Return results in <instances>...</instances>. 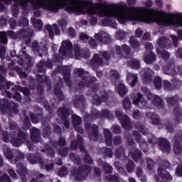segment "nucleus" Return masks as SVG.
I'll return each instance as SVG.
<instances>
[{"label":"nucleus","mask_w":182,"mask_h":182,"mask_svg":"<svg viewBox=\"0 0 182 182\" xmlns=\"http://www.w3.org/2000/svg\"><path fill=\"white\" fill-rule=\"evenodd\" d=\"M82 6V9L80 13L82 14L83 11V6H86L87 13L90 16L92 15H97V16H106L105 18L102 20L103 26H117L116 22L112 21V18H116L121 25H124L127 21L133 22V21H141L145 23H153L156 22L161 26H168V21L166 20V17L163 16L166 15V12L163 10H154V14L151 16H149L144 14L147 11L146 7H128L127 4L123 3L107 4L106 2H99L93 5V2L90 0H79Z\"/></svg>","instance_id":"f257e3e1"},{"label":"nucleus","mask_w":182,"mask_h":182,"mask_svg":"<svg viewBox=\"0 0 182 182\" xmlns=\"http://www.w3.org/2000/svg\"><path fill=\"white\" fill-rule=\"evenodd\" d=\"M34 4L36 7H38V3L33 2L35 0H30ZM41 4H44L48 7V11L50 12H58L61 6L65 8L68 14H80L82 11V5L80 0H39Z\"/></svg>","instance_id":"f03ea898"},{"label":"nucleus","mask_w":182,"mask_h":182,"mask_svg":"<svg viewBox=\"0 0 182 182\" xmlns=\"http://www.w3.org/2000/svg\"><path fill=\"white\" fill-rule=\"evenodd\" d=\"M16 58L15 60L18 65L25 68V69H28V68H32L33 66V63L32 62V58L31 55L26 53L25 50L22 51V55H16V51L11 50L10 53L11 58Z\"/></svg>","instance_id":"7ed1b4c3"},{"label":"nucleus","mask_w":182,"mask_h":182,"mask_svg":"<svg viewBox=\"0 0 182 182\" xmlns=\"http://www.w3.org/2000/svg\"><path fill=\"white\" fill-rule=\"evenodd\" d=\"M90 170H92L90 166L86 164L81 165L78 168L73 167L71 174L77 181H85V180H86V177L89 176Z\"/></svg>","instance_id":"20e7f679"},{"label":"nucleus","mask_w":182,"mask_h":182,"mask_svg":"<svg viewBox=\"0 0 182 182\" xmlns=\"http://www.w3.org/2000/svg\"><path fill=\"white\" fill-rule=\"evenodd\" d=\"M166 102L170 106H176L173 109V113L176 117H181L182 109L178 105V102H180V97H178V95H174L173 97L166 98Z\"/></svg>","instance_id":"39448f33"},{"label":"nucleus","mask_w":182,"mask_h":182,"mask_svg":"<svg viewBox=\"0 0 182 182\" xmlns=\"http://www.w3.org/2000/svg\"><path fill=\"white\" fill-rule=\"evenodd\" d=\"M6 73V68L4 65H0V90H3L6 88L7 90L11 89L10 86L12 85V82L8 81V80L4 77Z\"/></svg>","instance_id":"423d86ee"},{"label":"nucleus","mask_w":182,"mask_h":182,"mask_svg":"<svg viewBox=\"0 0 182 182\" xmlns=\"http://www.w3.org/2000/svg\"><path fill=\"white\" fill-rule=\"evenodd\" d=\"M34 3L31 1V0H18V4L21 8H23L24 9H26L27 6H28L29 3L32 5L33 9L36 11V9H47L48 11V6L46 4L41 3L40 0H34ZM35 4H38V6H35Z\"/></svg>","instance_id":"0eeeda50"},{"label":"nucleus","mask_w":182,"mask_h":182,"mask_svg":"<svg viewBox=\"0 0 182 182\" xmlns=\"http://www.w3.org/2000/svg\"><path fill=\"white\" fill-rule=\"evenodd\" d=\"M73 50V45L69 40H65L62 42L61 46L59 49V53L63 56H68L70 55Z\"/></svg>","instance_id":"6e6552de"},{"label":"nucleus","mask_w":182,"mask_h":182,"mask_svg":"<svg viewBox=\"0 0 182 182\" xmlns=\"http://www.w3.org/2000/svg\"><path fill=\"white\" fill-rule=\"evenodd\" d=\"M85 127L86 132H90L88 133V136L90 139H92L93 137H95V139H97V137H99V127L97 125H92V123L87 122L85 123Z\"/></svg>","instance_id":"1a4fd4ad"},{"label":"nucleus","mask_w":182,"mask_h":182,"mask_svg":"<svg viewBox=\"0 0 182 182\" xmlns=\"http://www.w3.org/2000/svg\"><path fill=\"white\" fill-rule=\"evenodd\" d=\"M158 144L162 153H170L171 144L166 138H159L158 139Z\"/></svg>","instance_id":"9d476101"},{"label":"nucleus","mask_w":182,"mask_h":182,"mask_svg":"<svg viewBox=\"0 0 182 182\" xmlns=\"http://www.w3.org/2000/svg\"><path fill=\"white\" fill-rule=\"evenodd\" d=\"M90 64L94 70H97L100 66H103V58H101L99 54H94Z\"/></svg>","instance_id":"9b49d317"},{"label":"nucleus","mask_w":182,"mask_h":182,"mask_svg":"<svg viewBox=\"0 0 182 182\" xmlns=\"http://www.w3.org/2000/svg\"><path fill=\"white\" fill-rule=\"evenodd\" d=\"M171 82L170 81L165 80H164V88L165 90H174L175 89H177L178 86H180L181 82L177 78H173L171 80Z\"/></svg>","instance_id":"f8f14e48"},{"label":"nucleus","mask_w":182,"mask_h":182,"mask_svg":"<svg viewBox=\"0 0 182 182\" xmlns=\"http://www.w3.org/2000/svg\"><path fill=\"white\" fill-rule=\"evenodd\" d=\"M26 158L30 164H36V163H39V164H43V159L39 154H28L26 155Z\"/></svg>","instance_id":"ddd939ff"},{"label":"nucleus","mask_w":182,"mask_h":182,"mask_svg":"<svg viewBox=\"0 0 182 182\" xmlns=\"http://www.w3.org/2000/svg\"><path fill=\"white\" fill-rule=\"evenodd\" d=\"M158 46L161 49H170L173 46L171 41L166 36H162L158 39Z\"/></svg>","instance_id":"4468645a"},{"label":"nucleus","mask_w":182,"mask_h":182,"mask_svg":"<svg viewBox=\"0 0 182 182\" xmlns=\"http://www.w3.org/2000/svg\"><path fill=\"white\" fill-rule=\"evenodd\" d=\"M73 104H74L77 109L85 107V106H86V98L85 97V95H75Z\"/></svg>","instance_id":"2eb2a0df"},{"label":"nucleus","mask_w":182,"mask_h":182,"mask_svg":"<svg viewBox=\"0 0 182 182\" xmlns=\"http://www.w3.org/2000/svg\"><path fill=\"white\" fill-rule=\"evenodd\" d=\"M157 171L159 177H161L162 180H166L162 182H169L173 181V176H171L168 171H166V169H164L162 167H159Z\"/></svg>","instance_id":"dca6fc26"},{"label":"nucleus","mask_w":182,"mask_h":182,"mask_svg":"<svg viewBox=\"0 0 182 182\" xmlns=\"http://www.w3.org/2000/svg\"><path fill=\"white\" fill-rule=\"evenodd\" d=\"M16 173L20 176L22 182H26V174H28V169L22 164H17Z\"/></svg>","instance_id":"f3484780"},{"label":"nucleus","mask_w":182,"mask_h":182,"mask_svg":"<svg viewBox=\"0 0 182 182\" xmlns=\"http://www.w3.org/2000/svg\"><path fill=\"white\" fill-rule=\"evenodd\" d=\"M129 153L131 154L132 159L136 163L140 161V160H141V157L143 156V153H141V151H139V149L136 147L131 148Z\"/></svg>","instance_id":"a211bd4d"},{"label":"nucleus","mask_w":182,"mask_h":182,"mask_svg":"<svg viewBox=\"0 0 182 182\" xmlns=\"http://www.w3.org/2000/svg\"><path fill=\"white\" fill-rule=\"evenodd\" d=\"M57 113L61 120H65V119H68L69 116H70V109L66 107H61L58 108Z\"/></svg>","instance_id":"6ab92c4d"},{"label":"nucleus","mask_w":182,"mask_h":182,"mask_svg":"<svg viewBox=\"0 0 182 182\" xmlns=\"http://www.w3.org/2000/svg\"><path fill=\"white\" fill-rule=\"evenodd\" d=\"M6 33L7 36H9V38H10V39H21L22 37H23L24 33H26L25 28H21L17 33H15L12 30L8 31Z\"/></svg>","instance_id":"aec40b11"},{"label":"nucleus","mask_w":182,"mask_h":182,"mask_svg":"<svg viewBox=\"0 0 182 182\" xmlns=\"http://www.w3.org/2000/svg\"><path fill=\"white\" fill-rule=\"evenodd\" d=\"M31 139L33 143H39L41 141V132L38 128H33L31 131Z\"/></svg>","instance_id":"412c9836"},{"label":"nucleus","mask_w":182,"mask_h":182,"mask_svg":"<svg viewBox=\"0 0 182 182\" xmlns=\"http://www.w3.org/2000/svg\"><path fill=\"white\" fill-rule=\"evenodd\" d=\"M25 33L23 36L21 38V39H24V43L26 45H31V42L32 41V36H33V31H31L30 29L27 28L25 29Z\"/></svg>","instance_id":"4be33fe9"},{"label":"nucleus","mask_w":182,"mask_h":182,"mask_svg":"<svg viewBox=\"0 0 182 182\" xmlns=\"http://www.w3.org/2000/svg\"><path fill=\"white\" fill-rule=\"evenodd\" d=\"M54 94L59 102H63V100H65V95H63V92H62V89H60V86H59V85H55L54 86Z\"/></svg>","instance_id":"5701e85b"},{"label":"nucleus","mask_w":182,"mask_h":182,"mask_svg":"<svg viewBox=\"0 0 182 182\" xmlns=\"http://www.w3.org/2000/svg\"><path fill=\"white\" fill-rule=\"evenodd\" d=\"M104 136L105 138L106 146H112L113 141V135L109 129H104Z\"/></svg>","instance_id":"b1692460"},{"label":"nucleus","mask_w":182,"mask_h":182,"mask_svg":"<svg viewBox=\"0 0 182 182\" xmlns=\"http://www.w3.org/2000/svg\"><path fill=\"white\" fill-rule=\"evenodd\" d=\"M63 79L65 82L66 85H68V86H70L71 82H70V70L68 67H64L63 68Z\"/></svg>","instance_id":"393cba45"},{"label":"nucleus","mask_w":182,"mask_h":182,"mask_svg":"<svg viewBox=\"0 0 182 182\" xmlns=\"http://www.w3.org/2000/svg\"><path fill=\"white\" fill-rule=\"evenodd\" d=\"M157 56L153 52H149L147 55H145L144 60L146 65H151L154 62H156Z\"/></svg>","instance_id":"a878e982"},{"label":"nucleus","mask_w":182,"mask_h":182,"mask_svg":"<svg viewBox=\"0 0 182 182\" xmlns=\"http://www.w3.org/2000/svg\"><path fill=\"white\" fill-rule=\"evenodd\" d=\"M121 125L124 129L130 130L132 129V124H130V118L127 114H124V117L120 121Z\"/></svg>","instance_id":"bb28decb"},{"label":"nucleus","mask_w":182,"mask_h":182,"mask_svg":"<svg viewBox=\"0 0 182 182\" xmlns=\"http://www.w3.org/2000/svg\"><path fill=\"white\" fill-rule=\"evenodd\" d=\"M117 93L121 96V97H123L124 96H126L127 95V87H126V85L123 83H119L117 87H116Z\"/></svg>","instance_id":"cd10ccee"},{"label":"nucleus","mask_w":182,"mask_h":182,"mask_svg":"<svg viewBox=\"0 0 182 182\" xmlns=\"http://www.w3.org/2000/svg\"><path fill=\"white\" fill-rule=\"evenodd\" d=\"M82 80L85 82L86 87H92V85L97 82V78H96V77H89L87 75Z\"/></svg>","instance_id":"c85d7f7f"},{"label":"nucleus","mask_w":182,"mask_h":182,"mask_svg":"<svg viewBox=\"0 0 182 182\" xmlns=\"http://www.w3.org/2000/svg\"><path fill=\"white\" fill-rule=\"evenodd\" d=\"M141 103L143 105H146V100H143V94L138 93L133 97V104L139 106Z\"/></svg>","instance_id":"c756f323"},{"label":"nucleus","mask_w":182,"mask_h":182,"mask_svg":"<svg viewBox=\"0 0 182 182\" xmlns=\"http://www.w3.org/2000/svg\"><path fill=\"white\" fill-rule=\"evenodd\" d=\"M156 53L158 55H161L162 59L165 61H167L170 59V53H168V51L166 50H161L160 48H157Z\"/></svg>","instance_id":"7c9ffc66"},{"label":"nucleus","mask_w":182,"mask_h":182,"mask_svg":"<svg viewBox=\"0 0 182 182\" xmlns=\"http://www.w3.org/2000/svg\"><path fill=\"white\" fill-rule=\"evenodd\" d=\"M129 42L130 46L132 47L133 49H139V48H140V43L136 39V37H134V36L129 37Z\"/></svg>","instance_id":"2f4dec72"},{"label":"nucleus","mask_w":182,"mask_h":182,"mask_svg":"<svg viewBox=\"0 0 182 182\" xmlns=\"http://www.w3.org/2000/svg\"><path fill=\"white\" fill-rule=\"evenodd\" d=\"M74 73L75 75H78V77H80L82 80H84V79L87 76L86 75L87 72L85 71L84 68H75L74 70Z\"/></svg>","instance_id":"473e14b6"},{"label":"nucleus","mask_w":182,"mask_h":182,"mask_svg":"<svg viewBox=\"0 0 182 182\" xmlns=\"http://www.w3.org/2000/svg\"><path fill=\"white\" fill-rule=\"evenodd\" d=\"M102 117H106L107 119H109V120H113L114 119V115L113 114L110 113V111L107 109H104L101 111V118Z\"/></svg>","instance_id":"72a5a7b5"},{"label":"nucleus","mask_w":182,"mask_h":182,"mask_svg":"<svg viewBox=\"0 0 182 182\" xmlns=\"http://www.w3.org/2000/svg\"><path fill=\"white\" fill-rule=\"evenodd\" d=\"M154 85L156 90H160V89H161L163 86V81L161 80V77L159 76L155 77L154 80Z\"/></svg>","instance_id":"f704fd0d"},{"label":"nucleus","mask_w":182,"mask_h":182,"mask_svg":"<svg viewBox=\"0 0 182 182\" xmlns=\"http://www.w3.org/2000/svg\"><path fill=\"white\" fill-rule=\"evenodd\" d=\"M37 72L38 73H43L46 72V67L45 66V60H42L36 65Z\"/></svg>","instance_id":"c9c22d12"},{"label":"nucleus","mask_w":182,"mask_h":182,"mask_svg":"<svg viewBox=\"0 0 182 182\" xmlns=\"http://www.w3.org/2000/svg\"><path fill=\"white\" fill-rule=\"evenodd\" d=\"M124 137L127 140L128 146L132 147V149L136 147V143H134V140L133 139V138H132V134L130 133L126 134L124 135Z\"/></svg>","instance_id":"e433bc0d"},{"label":"nucleus","mask_w":182,"mask_h":182,"mask_svg":"<svg viewBox=\"0 0 182 182\" xmlns=\"http://www.w3.org/2000/svg\"><path fill=\"white\" fill-rule=\"evenodd\" d=\"M11 143L14 147H21V145L23 144L24 141L17 136L11 138Z\"/></svg>","instance_id":"4c0bfd02"},{"label":"nucleus","mask_w":182,"mask_h":182,"mask_svg":"<svg viewBox=\"0 0 182 182\" xmlns=\"http://www.w3.org/2000/svg\"><path fill=\"white\" fill-rule=\"evenodd\" d=\"M43 106L47 112L52 114L53 113V109H55V104H50L48 101L43 102Z\"/></svg>","instance_id":"58836bf2"},{"label":"nucleus","mask_w":182,"mask_h":182,"mask_svg":"<svg viewBox=\"0 0 182 182\" xmlns=\"http://www.w3.org/2000/svg\"><path fill=\"white\" fill-rule=\"evenodd\" d=\"M106 179L108 180V181L123 182V179L120 178V177H119V175L116 173L114 175L107 176Z\"/></svg>","instance_id":"ea45409f"},{"label":"nucleus","mask_w":182,"mask_h":182,"mask_svg":"<svg viewBox=\"0 0 182 182\" xmlns=\"http://www.w3.org/2000/svg\"><path fill=\"white\" fill-rule=\"evenodd\" d=\"M17 137L25 142L28 140V133L19 129H18Z\"/></svg>","instance_id":"a19ab883"},{"label":"nucleus","mask_w":182,"mask_h":182,"mask_svg":"<svg viewBox=\"0 0 182 182\" xmlns=\"http://www.w3.org/2000/svg\"><path fill=\"white\" fill-rule=\"evenodd\" d=\"M173 16L176 19L175 25H176V26H181V28H182V13L173 14Z\"/></svg>","instance_id":"79ce46f5"},{"label":"nucleus","mask_w":182,"mask_h":182,"mask_svg":"<svg viewBox=\"0 0 182 182\" xmlns=\"http://www.w3.org/2000/svg\"><path fill=\"white\" fill-rule=\"evenodd\" d=\"M44 149H46L48 156L55 157V149H53V148L50 146L49 144H46L44 145Z\"/></svg>","instance_id":"37998d69"},{"label":"nucleus","mask_w":182,"mask_h":182,"mask_svg":"<svg viewBox=\"0 0 182 182\" xmlns=\"http://www.w3.org/2000/svg\"><path fill=\"white\" fill-rule=\"evenodd\" d=\"M33 26L38 29V31H42L43 29V22H42L40 19H33L32 21Z\"/></svg>","instance_id":"c03bdc74"},{"label":"nucleus","mask_w":182,"mask_h":182,"mask_svg":"<svg viewBox=\"0 0 182 182\" xmlns=\"http://www.w3.org/2000/svg\"><path fill=\"white\" fill-rule=\"evenodd\" d=\"M0 43L3 45L8 43V35L6 31H0Z\"/></svg>","instance_id":"a18cd8bd"},{"label":"nucleus","mask_w":182,"mask_h":182,"mask_svg":"<svg viewBox=\"0 0 182 182\" xmlns=\"http://www.w3.org/2000/svg\"><path fill=\"white\" fill-rule=\"evenodd\" d=\"M136 167V164L132 160H129L126 165V169L127 173H133L134 168Z\"/></svg>","instance_id":"49530a36"},{"label":"nucleus","mask_w":182,"mask_h":182,"mask_svg":"<svg viewBox=\"0 0 182 182\" xmlns=\"http://www.w3.org/2000/svg\"><path fill=\"white\" fill-rule=\"evenodd\" d=\"M29 116L32 123L34 124H38V123H39V114L30 112Z\"/></svg>","instance_id":"de8ad7c7"},{"label":"nucleus","mask_w":182,"mask_h":182,"mask_svg":"<svg viewBox=\"0 0 182 182\" xmlns=\"http://www.w3.org/2000/svg\"><path fill=\"white\" fill-rule=\"evenodd\" d=\"M151 120L152 124H160L161 120L160 119V117L157 114L152 113L151 114Z\"/></svg>","instance_id":"09e8293b"},{"label":"nucleus","mask_w":182,"mask_h":182,"mask_svg":"<svg viewBox=\"0 0 182 182\" xmlns=\"http://www.w3.org/2000/svg\"><path fill=\"white\" fill-rule=\"evenodd\" d=\"M4 156L8 160H12L14 159V152L11 150V148L6 147L4 150Z\"/></svg>","instance_id":"8fccbe9b"},{"label":"nucleus","mask_w":182,"mask_h":182,"mask_svg":"<svg viewBox=\"0 0 182 182\" xmlns=\"http://www.w3.org/2000/svg\"><path fill=\"white\" fill-rule=\"evenodd\" d=\"M73 127H75L76 126H80L82 124V118L77 115H73Z\"/></svg>","instance_id":"3c124183"},{"label":"nucleus","mask_w":182,"mask_h":182,"mask_svg":"<svg viewBox=\"0 0 182 182\" xmlns=\"http://www.w3.org/2000/svg\"><path fill=\"white\" fill-rule=\"evenodd\" d=\"M103 156L104 157H109V159H112V157H113V151L112 149L105 147L103 148Z\"/></svg>","instance_id":"603ef678"},{"label":"nucleus","mask_w":182,"mask_h":182,"mask_svg":"<svg viewBox=\"0 0 182 182\" xmlns=\"http://www.w3.org/2000/svg\"><path fill=\"white\" fill-rule=\"evenodd\" d=\"M46 31L48 32V38L50 39H53L55 38V32L53 31V27L50 24H48L46 26Z\"/></svg>","instance_id":"864d4df0"},{"label":"nucleus","mask_w":182,"mask_h":182,"mask_svg":"<svg viewBox=\"0 0 182 182\" xmlns=\"http://www.w3.org/2000/svg\"><path fill=\"white\" fill-rule=\"evenodd\" d=\"M153 104L155 106H158L160 107V106H163V100H161V97L159 95H154L153 99Z\"/></svg>","instance_id":"5fc2aeb1"},{"label":"nucleus","mask_w":182,"mask_h":182,"mask_svg":"<svg viewBox=\"0 0 182 182\" xmlns=\"http://www.w3.org/2000/svg\"><path fill=\"white\" fill-rule=\"evenodd\" d=\"M129 66H130L132 69H136V70H139L140 69V62L134 60H131L128 63Z\"/></svg>","instance_id":"6e6d98bb"},{"label":"nucleus","mask_w":182,"mask_h":182,"mask_svg":"<svg viewBox=\"0 0 182 182\" xmlns=\"http://www.w3.org/2000/svg\"><path fill=\"white\" fill-rule=\"evenodd\" d=\"M58 154L62 157H66V156H68L69 153V148L61 146V148H60L58 150Z\"/></svg>","instance_id":"4d7b16f0"},{"label":"nucleus","mask_w":182,"mask_h":182,"mask_svg":"<svg viewBox=\"0 0 182 182\" xmlns=\"http://www.w3.org/2000/svg\"><path fill=\"white\" fill-rule=\"evenodd\" d=\"M181 144L178 141H176L173 146V152L175 154H181Z\"/></svg>","instance_id":"13d9d810"},{"label":"nucleus","mask_w":182,"mask_h":182,"mask_svg":"<svg viewBox=\"0 0 182 182\" xmlns=\"http://www.w3.org/2000/svg\"><path fill=\"white\" fill-rule=\"evenodd\" d=\"M122 103L125 110H129L130 109V107H132V102H130V99H129L127 97L123 100Z\"/></svg>","instance_id":"bf43d9fd"},{"label":"nucleus","mask_w":182,"mask_h":182,"mask_svg":"<svg viewBox=\"0 0 182 182\" xmlns=\"http://www.w3.org/2000/svg\"><path fill=\"white\" fill-rule=\"evenodd\" d=\"M143 80L145 83H150L152 80L151 73L149 71L145 72L143 76Z\"/></svg>","instance_id":"052dcab7"},{"label":"nucleus","mask_w":182,"mask_h":182,"mask_svg":"<svg viewBox=\"0 0 182 182\" xmlns=\"http://www.w3.org/2000/svg\"><path fill=\"white\" fill-rule=\"evenodd\" d=\"M43 134L44 137H49L52 134V127L49 125L46 126L43 129Z\"/></svg>","instance_id":"680f3d73"},{"label":"nucleus","mask_w":182,"mask_h":182,"mask_svg":"<svg viewBox=\"0 0 182 182\" xmlns=\"http://www.w3.org/2000/svg\"><path fill=\"white\" fill-rule=\"evenodd\" d=\"M115 156L117 159H120L122 156H124V148L120 146L118 149H116Z\"/></svg>","instance_id":"e2e57ef3"},{"label":"nucleus","mask_w":182,"mask_h":182,"mask_svg":"<svg viewBox=\"0 0 182 182\" xmlns=\"http://www.w3.org/2000/svg\"><path fill=\"white\" fill-rule=\"evenodd\" d=\"M102 98L99 96V95L95 94L92 96V103L94 105H97L98 106L102 105Z\"/></svg>","instance_id":"0e129e2a"},{"label":"nucleus","mask_w":182,"mask_h":182,"mask_svg":"<svg viewBox=\"0 0 182 182\" xmlns=\"http://www.w3.org/2000/svg\"><path fill=\"white\" fill-rule=\"evenodd\" d=\"M83 160L87 164H93V159H92V156L87 152H85Z\"/></svg>","instance_id":"69168bd1"},{"label":"nucleus","mask_w":182,"mask_h":182,"mask_svg":"<svg viewBox=\"0 0 182 182\" xmlns=\"http://www.w3.org/2000/svg\"><path fill=\"white\" fill-rule=\"evenodd\" d=\"M53 62L55 63H62V55L58 53H55L53 55Z\"/></svg>","instance_id":"338daca9"},{"label":"nucleus","mask_w":182,"mask_h":182,"mask_svg":"<svg viewBox=\"0 0 182 182\" xmlns=\"http://www.w3.org/2000/svg\"><path fill=\"white\" fill-rule=\"evenodd\" d=\"M73 49L76 59H79V58H80V56L82 55L80 53V46H79V44H76L74 46Z\"/></svg>","instance_id":"774afa93"}]
</instances>
